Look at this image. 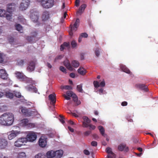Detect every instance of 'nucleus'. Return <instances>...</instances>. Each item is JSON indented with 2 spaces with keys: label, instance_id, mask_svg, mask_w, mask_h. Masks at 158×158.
Here are the masks:
<instances>
[{
  "label": "nucleus",
  "instance_id": "f257e3e1",
  "mask_svg": "<svg viewBox=\"0 0 158 158\" xmlns=\"http://www.w3.org/2000/svg\"><path fill=\"white\" fill-rule=\"evenodd\" d=\"M14 114L10 113H6L2 114L0 117V124L3 125L10 126L14 121Z\"/></svg>",
  "mask_w": 158,
  "mask_h": 158
},
{
  "label": "nucleus",
  "instance_id": "f03ea898",
  "mask_svg": "<svg viewBox=\"0 0 158 158\" xmlns=\"http://www.w3.org/2000/svg\"><path fill=\"white\" fill-rule=\"evenodd\" d=\"M39 2L41 6L45 9H49L52 7L54 2V0H41Z\"/></svg>",
  "mask_w": 158,
  "mask_h": 158
},
{
  "label": "nucleus",
  "instance_id": "7ed1b4c3",
  "mask_svg": "<svg viewBox=\"0 0 158 158\" xmlns=\"http://www.w3.org/2000/svg\"><path fill=\"white\" fill-rule=\"evenodd\" d=\"M39 144L41 148L45 147L47 145V138L44 136H42L39 140Z\"/></svg>",
  "mask_w": 158,
  "mask_h": 158
},
{
  "label": "nucleus",
  "instance_id": "20e7f679",
  "mask_svg": "<svg viewBox=\"0 0 158 158\" xmlns=\"http://www.w3.org/2000/svg\"><path fill=\"white\" fill-rule=\"evenodd\" d=\"M26 138L27 141L30 142H33L36 139L37 135L35 132L31 131L28 133Z\"/></svg>",
  "mask_w": 158,
  "mask_h": 158
},
{
  "label": "nucleus",
  "instance_id": "39448f33",
  "mask_svg": "<svg viewBox=\"0 0 158 158\" xmlns=\"http://www.w3.org/2000/svg\"><path fill=\"white\" fill-rule=\"evenodd\" d=\"M16 5L14 3H10L6 5V10L10 13H12L15 9Z\"/></svg>",
  "mask_w": 158,
  "mask_h": 158
},
{
  "label": "nucleus",
  "instance_id": "423d86ee",
  "mask_svg": "<svg viewBox=\"0 0 158 158\" xmlns=\"http://www.w3.org/2000/svg\"><path fill=\"white\" fill-rule=\"evenodd\" d=\"M30 4V1L29 0H23L21 2L19 6L21 10H26Z\"/></svg>",
  "mask_w": 158,
  "mask_h": 158
},
{
  "label": "nucleus",
  "instance_id": "0eeeda50",
  "mask_svg": "<svg viewBox=\"0 0 158 158\" xmlns=\"http://www.w3.org/2000/svg\"><path fill=\"white\" fill-rule=\"evenodd\" d=\"M21 110L24 115L27 116H31L34 113L33 111L31 110L30 109H27L25 107H22Z\"/></svg>",
  "mask_w": 158,
  "mask_h": 158
},
{
  "label": "nucleus",
  "instance_id": "6e6552de",
  "mask_svg": "<svg viewBox=\"0 0 158 158\" xmlns=\"http://www.w3.org/2000/svg\"><path fill=\"white\" fill-rule=\"evenodd\" d=\"M8 76V74L5 70L3 69L0 70V77L3 80H6L10 82V80Z\"/></svg>",
  "mask_w": 158,
  "mask_h": 158
},
{
  "label": "nucleus",
  "instance_id": "1a4fd4ad",
  "mask_svg": "<svg viewBox=\"0 0 158 158\" xmlns=\"http://www.w3.org/2000/svg\"><path fill=\"white\" fill-rule=\"evenodd\" d=\"M15 74L16 77L19 79L24 80L28 78L22 72L16 71L15 72Z\"/></svg>",
  "mask_w": 158,
  "mask_h": 158
},
{
  "label": "nucleus",
  "instance_id": "9d476101",
  "mask_svg": "<svg viewBox=\"0 0 158 158\" xmlns=\"http://www.w3.org/2000/svg\"><path fill=\"white\" fill-rule=\"evenodd\" d=\"M106 151L108 154L107 158H115L116 157V155L112 152L111 148H107L106 149Z\"/></svg>",
  "mask_w": 158,
  "mask_h": 158
},
{
  "label": "nucleus",
  "instance_id": "9b49d317",
  "mask_svg": "<svg viewBox=\"0 0 158 158\" xmlns=\"http://www.w3.org/2000/svg\"><path fill=\"white\" fill-rule=\"evenodd\" d=\"M48 98L49 100L51 101L50 104L54 106L56 102V95L55 94L53 93L49 95Z\"/></svg>",
  "mask_w": 158,
  "mask_h": 158
},
{
  "label": "nucleus",
  "instance_id": "f8f14e48",
  "mask_svg": "<svg viewBox=\"0 0 158 158\" xmlns=\"http://www.w3.org/2000/svg\"><path fill=\"white\" fill-rule=\"evenodd\" d=\"M118 150L120 151H124L125 152H127L129 151V148L126 146V144L124 143H121L118 146Z\"/></svg>",
  "mask_w": 158,
  "mask_h": 158
},
{
  "label": "nucleus",
  "instance_id": "ddd939ff",
  "mask_svg": "<svg viewBox=\"0 0 158 158\" xmlns=\"http://www.w3.org/2000/svg\"><path fill=\"white\" fill-rule=\"evenodd\" d=\"M20 133V132L17 131H12L10 134L8 136V138L9 140H11Z\"/></svg>",
  "mask_w": 158,
  "mask_h": 158
},
{
  "label": "nucleus",
  "instance_id": "4468645a",
  "mask_svg": "<svg viewBox=\"0 0 158 158\" xmlns=\"http://www.w3.org/2000/svg\"><path fill=\"white\" fill-rule=\"evenodd\" d=\"M35 67V61H31L27 67V69L29 72H31L34 71Z\"/></svg>",
  "mask_w": 158,
  "mask_h": 158
},
{
  "label": "nucleus",
  "instance_id": "2eb2a0df",
  "mask_svg": "<svg viewBox=\"0 0 158 158\" xmlns=\"http://www.w3.org/2000/svg\"><path fill=\"white\" fill-rule=\"evenodd\" d=\"M136 87L140 89L147 92L148 91V86L147 85L143 84H137L135 85Z\"/></svg>",
  "mask_w": 158,
  "mask_h": 158
},
{
  "label": "nucleus",
  "instance_id": "dca6fc26",
  "mask_svg": "<svg viewBox=\"0 0 158 158\" xmlns=\"http://www.w3.org/2000/svg\"><path fill=\"white\" fill-rule=\"evenodd\" d=\"M8 144L7 140L4 139H0V149H2L5 148Z\"/></svg>",
  "mask_w": 158,
  "mask_h": 158
},
{
  "label": "nucleus",
  "instance_id": "f3484780",
  "mask_svg": "<svg viewBox=\"0 0 158 158\" xmlns=\"http://www.w3.org/2000/svg\"><path fill=\"white\" fill-rule=\"evenodd\" d=\"M55 151L53 150H51L48 151L46 154V156L47 158H53L56 156Z\"/></svg>",
  "mask_w": 158,
  "mask_h": 158
},
{
  "label": "nucleus",
  "instance_id": "a211bd4d",
  "mask_svg": "<svg viewBox=\"0 0 158 158\" xmlns=\"http://www.w3.org/2000/svg\"><path fill=\"white\" fill-rule=\"evenodd\" d=\"M82 126L84 127H89V129L90 130H94L96 128V127L91 124H88L86 123L85 122H82Z\"/></svg>",
  "mask_w": 158,
  "mask_h": 158
},
{
  "label": "nucleus",
  "instance_id": "6ab92c4d",
  "mask_svg": "<svg viewBox=\"0 0 158 158\" xmlns=\"http://www.w3.org/2000/svg\"><path fill=\"white\" fill-rule=\"evenodd\" d=\"M64 65L69 70L72 71L73 68L72 67L69 60L66 59L64 62Z\"/></svg>",
  "mask_w": 158,
  "mask_h": 158
},
{
  "label": "nucleus",
  "instance_id": "aec40b11",
  "mask_svg": "<svg viewBox=\"0 0 158 158\" xmlns=\"http://www.w3.org/2000/svg\"><path fill=\"white\" fill-rule=\"evenodd\" d=\"M86 7V5L84 4L82 5L79 8L77 12V15L79 14L80 15H81L85 10V9Z\"/></svg>",
  "mask_w": 158,
  "mask_h": 158
},
{
  "label": "nucleus",
  "instance_id": "412c9836",
  "mask_svg": "<svg viewBox=\"0 0 158 158\" xmlns=\"http://www.w3.org/2000/svg\"><path fill=\"white\" fill-rule=\"evenodd\" d=\"M49 17V14L48 11H45L43 12L42 19L43 20L46 21L48 20Z\"/></svg>",
  "mask_w": 158,
  "mask_h": 158
},
{
  "label": "nucleus",
  "instance_id": "4be33fe9",
  "mask_svg": "<svg viewBox=\"0 0 158 158\" xmlns=\"http://www.w3.org/2000/svg\"><path fill=\"white\" fill-rule=\"evenodd\" d=\"M79 23V19L78 18L77 19L75 23L74 26H71L72 30L76 31L77 28L78 27Z\"/></svg>",
  "mask_w": 158,
  "mask_h": 158
},
{
  "label": "nucleus",
  "instance_id": "5701e85b",
  "mask_svg": "<svg viewBox=\"0 0 158 158\" xmlns=\"http://www.w3.org/2000/svg\"><path fill=\"white\" fill-rule=\"evenodd\" d=\"M5 95L7 98L12 99L13 98L14 95L13 92L12 93L9 91H7L5 92Z\"/></svg>",
  "mask_w": 158,
  "mask_h": 158
},
{
  "label": "nucleus",
  "instance_id": "b1692460",
  "mask_svg": "<svg viewBox=\"0 0 158 158\" xmlns=\"http://www.w3.org/2000/svg\"><path fill=\"white\" fill-rule=\"evenodd\" d=\"M56 156L57 158H60L63 156V151L62 150H59L55 151Z\"/></svg>",
  "mask_w": 158,
  "mask_h": 158
},
{
  "label": "nucleus",
  "instance_id": "393cba45",
  "mask_svg": "<svg viewBox=\"0 0 158 158\" xmlns=\"http://www.w3.org/2000/svg\"><path fill=\"white\" fill-rule=\"evenodd\" d=\"M78 73L82 75H84L86 73V70L82 67H80L77 70Z\"/></svg>",
  "mask_w": 158,
  "mask_h": 158
},
{
  "label": "nucleus",
  "instance_id": "a878e982",
  "mask_svg": "<svg viewBox=\"0 0 158 158\" xmlns=\"http://www.w3.org/2000/svg\"><path fill=\"white\" fill-rule=\"evenodd\" d=\"M120 68L124 72L128 74H131V73L129 69L126 68L125 66L122 65H120Z\"/></svg>",
  "mask_w": 158,
  "mask_h": 158
},
{
  "label": "nucleus",
  "instance_id": "bb28decb",
  "mask_svg": "<svg viewBox=\"0 0 158 158\" xmlns=\"http://www.w3.org/2000/svg\"><path fill=\"white\" fill-rule=\"evenodd\" d=\"M32 20L34 22H36L38 20V16L37 15L32 14L30 16Z\"/></svg>",
  "mask_w": 158,
  "mask_h": 158
},
{
  "label": "nucleus",
  "instance_id": "cd10ccee",
  "mask_svg": "<svg viewBox=\"0 0 158 158\" xmlns=\"http://www.w3.org/2000/svg\"><path fill=\"white\" fill-rule=\"evenodd\" d=\"M98 129L101 135L103 136H106V135L105 134V130L103 127L102 126H100L98 127Z\"/></svg>",
  "mask_w": 158,
  "mask_h": 158
},
{
  "label": "nucleus",
  "instance_id": "c85d7f7f",
  "mask_svg": "<svg viewBox=\"0 0 158 158\" xmlns=\"http://www.w3.org/2000/svg\"><path fill=\"white\" fill-rule=\"evenodd\" d=\"M69 46V42H64L63 44L61 45L60 46V51H62L64 48V47H68Z\"/></svg>",
  "mask_w": 158,
  "mask_h": 158
},
{
  "label": "nucleus",
  "instance_id": "c756f323",
  "mask_svg": "<svg viewBox=\"0 0 158 158\" xmlns=\"http://www.w3.org/2000/svg\"><path fill=\"white\" fill-rule=\"evenodd\" d=\"M15 146L17 147H20L22 145H24L19 139L16 141L15 143Z\"/></svg>",
  "mask_w": 158,
  "mask_h": 158
},
{
  "label": "nucleus",
  "instance_id": "7c9ffc66",
  "mask_svg": "<svg viewBox=\"0 0 158 158\" xmlns=\"http://www.w3.org/2000/svg\"><path fill=\"white\" fill-rule=\"evenodd\" d=\"M71 64L73 67L76 68L78 67L80 65L79 62L75 60H73L71 62Z\"/></svg>",
  "mask_w": 158,
  "mask_h": 158
},
{
  "label": "nucleus",
  "instance_id": "2f4dec72",
  "mask_svg": "<svg viewBox=\"0 0 158 158\" xmlns=\"http://www.w3.org/2000/svg\"><path fill=\"white\" fill-rule=\"evenodd\" d=\"M29 120L27 118L23 119L21 120V123L23 126L28 125L29 123Z\"/></svg>",
  "mask_w": 158,
  "mask_h": 158
},
{
  "label": "nucleus",
  "instance_id": "473e14b6",
  "mask_svg": "<svg viewBox=\"0 0 158 158\" xmlns=\"http://www.w3.org/2000/svg\"><path fill=\"white\" fill-rule=\"evenodd\" d=\"M14 93V95L16 98H20L22 96L21 93L19 92L16 91H13V92Z\"/></svg>",
  "mask_w": 158,
  "mask_h": 158
},
{
  "label": "nucleus",
  "instance_id": "72a5a7b5",
  "mask_svg": "<svg viewBox=\"0 0 158 158\" xmlns=\"http://www.w3.org/2000/svg\"><path fill=\"white\" fill-rule=\"evenodd\" d=\"M27 40L30 42L32 43L35 42V38L31 36H28L27 38Z\"/></svg>",
  "mask_w": 158,
  "mask_h": 158
},
{
  "label": "nucleus",
  "instance_id": "f704fd0d",
  "mask_svg": "<svg viewBox=\"0 0 158 158\" xmlns=\"http://www.w3.org/2000/svg\"><path fill=\"white\" fill-rule=\"evenodd\" d=\"M24 61L23 60L18 59L17 60V64L19 66H22L23 64Z\"/></svg>",
  "mask_w": 158,
  "mask_h": 158
},
{
  "label": "nucleus",
  "instance_id": "c9c22d12",
  "mask_svg": "<svg viewBox=\"0 0 158 158\" xmlns=\"http://www.w3.org/2000/svg\"><path fill=\"white\" fill-rule=\"evenodd\" d=\"M84 121L88 124H89L91 122V120L86 116H85L83 117Z\"/></svg>",
  "mask_w": 158,
  "mask_h": 158
},
{
  "label": "nucleus",
  "instance_id": "e433bc0d",
  "mask_svg": "<svg viewBox=\"0 0 158 158\" xmlns=\"http://www.w3.org/2000/svg\"><path fill=\"white\" fill-rule=\"evenodd\" d=\"M26 156V155L25 152H21L18 154V158H24Z\"/></svg>",
  "mask_w": 158,
  "mask_h": 158
},
{
  "label": "nucleus",
  "instance_id": "4c0bfd02",
  "mask_svg": "<svg viewBox=\"0 0 158 158\" xmlns=\"http://www.w3.org/2000/svg\"><path fill=\"white\" fill-rule=\"evenodd\" d=\"M16 29L18 31H22V27L21 25L19 24H17L15 26Z\"/></svg>",
  "mask_w": 158,
  "mask_h": 158
},
{
  "label": "nucleus",
  "instance_id": "58836bf2",
  "mask_svg": "<svg viewBox=\"0 0 158 158\" xmlns=\"http://www.w3.org/2000/svg\"><path fill=\"white\" fill-rule=\"evenodd\" d=\"M33 85H28L25 87L26 89L29 91H32Z\"/></svg>",
  "mask_w": 158,
  "mask_h": 158
},
{
  "label": "nucleus",
  "instance_id": "ea45409f",
  "mask_svg": "<svg viewBox=\"0 0 158 158\" xmlns=\"http://www.w3.org/2000/svg\"><path fill=\"white\" fill-rule=\"evenodd\" d=\"M82 84L78 85L77 86V90L80 92H82L83 89H82Z\"/></svg>",
  "mask_w": 158,
  "mask_h": 158
},
{
  "label": "nucleus",
  "instance_id": "a19ab883",
  "mask_svg": "<svg viewBox=\"0 0 158 158\" xmlns=\"http://www.w3.org/2000/svg\"><path fill=\"white\" fill-rule=\"evenodd\" d=\"M5 55L3 54L2 53H0V63H3L4 58H5Z\"/></svg>",
  "mask_w": 158,
  "mask_h": 158
},
{
  "label": "nucleus",
  "instance_id": "79ce46f5",
  "mask_svg": "<svg viewBox=\"0 0 158 158\" xmlns=\"http://www.w3.org/2000/svg\"><path fill=\"white\" fill-rule=\"evenodd\" d=\"M61 88L62 89H64L67 90H71L72 89V87L69 85L63 86L61 87Z\"/></svg>",
  "mask_w": 158,
  "mask_h": 158
},
{
  "label": "nucleus",
  "instance_id": "37998d69",
  "mask_svg": "<svg viewBox=\"0 0 158 158\" xmlns=\"http://www.w3.org/2000/svg\"><path fill=\"white\" fill-rule=\"evenodd\" d=\"M19 139H20V141L22 143H23L24 144V145H25V143H26L28 141L26 137L21 138Z\"/></svg>",
  "mask_w": 158,
  "mask_h": 158
},
{
  "label": "nucleus",
  "instance_id": "c03bdc74",
  "mask_svg": "<svg viewBox=\"0 0 158 158\" xmlns=\"http://www.w3.org/2000/svg\"><path fill=\"white\" fill-rule=\"evenodd\" d=\"M43 155L44 156L43 153H40L35 156V158H41Z\"/></svg>",
  "mask_w": 158,
  "mask_h": 158
},
{
  "label": "nucleus",
  "instance_id": "a18cd8bd",
  "mask_svg": "<svg viewBox=\"0 0 158 158\" xmlns=\"http://www.w3.org/2000/svg\"><path fill=\"white\" fill-rule=\"evenodd\" d=\"M37 34L38 33L36 31H34L31 33V36L35 38L37 36Z\"/></svg>",
  "mask_w": 158,
  "mask_h": 158
},
{
  "label": "nucleus",
  "instance_id": "49530a36",
  "mask_svg": "<svg viewBox=\"0 0 158 158\" xmlns=\"http://www.w3.org/2000/svg\"><path fill=\"white\" fill-rule=\"evenodd\" d=\"M5 16L6 17V19L9 20L10 21L12 19L11 15L8 14H5Z\"/></svg>",
  "mask_w": 158,
  "mask_h": 158
},
{
  "label": "nucleus",
  "instance_id": "de8ad7c7",
  "mask_svg": "<svg viewBox=\"0 0 158 158\" xmlns=\"http://www.w3.org/2000/svg\"><path fill=\"white\" fill-rule=\"evenodd\" d=\"M94 86L96 88H98L100 87L99 82L97 81H94L93 82Z\"/></svg>",
  "mask_w": 158,
  "mask_h": 158
},
{
  "label": "nucleus",
  "instance_id": "09e8293b",
  "mask_svg": "<svg viewBox=\"0 0 158 158\" xmlns=\"http://www.w3.org/2000/svg\"><path fill=\"white\" fill-rule=\"evenodd\" d=\"M73 99L74 102H77V105H78L81 104V102L80 101L78 100L77 97L73 98Z\"/></svg>",
  "mask_w": 158,
  "mask_h": 158
},
{
  "label": "nucleus",
  "instance_id": "8fccbe9b",
  "mask_svg": "<svg viewBox=\"0 0 158 158\" xmlns=\"http://www.w3.org/2000/svg\"><path fill=\"white\" fill-rule=\"evenodd\" d=\"M5 11L3 10L0 9V16L5 17Z\"/></svg>",
  "mask_w": 158,
  "mask_h": 158
},
{
  "label": "nucleus",
  "instance_id": "3c124183",
  "mask_svg": "<svg viewBox=\"0 0 158 158\" xmlns=\"http://www.w3.org/2000/svg\"><path fill=\"white\" fill-rule=\"evenodd\" d=\"M71 45L73 48H75L77 46V43L75 40H73L71 42Z\"/></svg>",
  "mask_w": 158,
  "mask_h": 158
},
{
  "label": "nucleus",
  "instance_id": "603ef678",
  "mask_svg": "<svg viewBox=\"0 0 158 158\" xmlns=\"http://www.w3.org/2000/svg\"><path fill=\"white\" fill-rule=\"evenodd\" d=\"M91 133V131L90 130L87 131L84 133V135L85 136H88Z\"/></svg>",
  "mask_w": 158,
  "mask_h": 158
},
{
  "label": "nucleus",
  "instance_id": "864d4df0",
  "mask_svg": "<svg viewBox=\"0 0 158 158\" xmlns=\"http://www.w3.org/2000/svg\"><path fill=\"white\" fill-rule=\"evenodd\" d=\"M60 70L63 72L66 73V69L65 68L62 66H61L60 67Z\"/></svg>",
  "mask_w": 158,
  "mask_h": 158
},
{
  "label": "nucleus",
  "instance_id": "5fc2aeb1",
  "mask_svg": "<svg viewBox=\"0 0 158 158\" xmlns=\"http://www.w3.org/2000/svg\"><path fill=\"white\" fill-rule=\"evenodd\" d=\"M80 35L82 37L86 38L88 37V35L86 33H82Z\"/></svg>",
  "mask_w": 158,
  "mask_h": 158
},
{
  "label": "nucleus",
  "instance_id": "6e6d98bb",
  "mask_svg": "<svg viewBox=\"0 0 158 158\" xmlns=\"http://www.w3.org/2000/svg\"><path fill=\"white\" fill-rule=\"evenodd\" d=\"M73 93V92L71 91H68L66 92V94L67 96L71 97Z\"/></svg>",
  "mask_w": 158,
  "mask_h": 158
},
{
  "label": "nucleus",
  "instance_id": "4d7b16f0",
  "mask_svg": "<svg viewBox=\"0 0 158 158\" xmlns=\"http://www.w3.org/2000/svg\"><path fill=\"white\" fill-rule=\"evenodd\" d=\"M14 38L12 37H10L8 39L9 42L11 44H12L14 42Z\"/></svg>",
  "mask_w": 158,
  "mask_h": 158
},
{
  "label": "nucleus",
  "instance_id": "13d9d810",
  "mask_svg": "<svg viewBox=\"0 0 158 158\" xmlns=\"http://www.w3.org/2000/svg\"><path fill=\"white\" fill-rule=\"evenodd\" d=\"M95 54L96 56L98 57L100 54V52L98 49H96L95 51Z\"/></svg>",
  "mask_w": 158,
  "mask_h": 158
},
{
  "label": "nucleus",
  "instance_id": "bf43d9fd",
  "mask_svg": "<svg viewBox=\"0 0 158 158\" xmlns=\"http://www.w3.org/2000/svg\"><path fill=\"white\" fill-rule=\"evenodd\" d=\"M28 126L31 128H33L35 127V124L33 123H29Z\"/></svg>",
  "mask_w": 158,
  "mask_h": 158
},
{
  "label": "nucleus",
  "instance_id": "052dcab7",
  "mask_svg": "<svg viewBox=\"0 0 158 158\" xmlns=\"http://www.w3.org/2000/svg\"><path fill=\"white\" fill-rule=\"evenodd\" d=\"M91 145L93 146L96 147L97 145V143L95 141H93L91 143Z\"/></svg>",
  "mask_w": 158,
  "mask_h": 158
},
{
  "label": "nucleus",
  "instance_id": "680f3d73",
  "mask_svg": "<svg viewBox=\"0 0 158 158\" xmlns=\"http://www.w3.org/2000/svg\"><path fill=\"white\" fill-rule=\"evenodd\" d=\"M99 85L100 86L102 87H104L105 85V81L103 80L99 84Z\"/></svg>",
  "mask_w": 158,
  "mask_h": 158
},
{
  "label": "nucleus",
  "instance_id": "e2e57ef3",
  "mask_svg": "<svg viewBox=\"0 0 158 158\" xmlns=\"http://www.w3.org/2000/svg\"><path fill=\"white\" fill-rule=\"evenodd\" d=\"M33 88H32V91L34 92L35 93H37L38 89H37L35 86H33Z\"/></svg>",
  "mask_w": 158,
  "mask_h": 158
},
{
  "label": "nucleus",
  "instance_id": "0e129e2a",
  "mask_svg": "<svg viewBox=\"0 0 158 158\" xmlns=\"http://www.w3.org/2000/svg\"><path fill=\"white\" fill-rule=\"evenodd\" d=\"M83 152L84 154L86 155H88L90 154L89 151L87 150H84L83 151Z\"/></svg>",
  "mask_w": 158,
  "mask_h": 158
},
{
  "label": "nucleus",
  "instance_id": "69168bd1",
  "mask_svg": "<svg viewBox=\"0 0 158 158\" xmlns=\"http://www.w3.org/2000/svg\"><path fill=\"white\" fill-rule=\"evenodd\" d=\"M63 96L65 98V99L67 100H69L70 99V96H69L67 95L66 96L65 94H64Z\"/></svg>",
  "mask_w": 158,
  "mask_h": 158
},
{
  "label": "nucleus",
  "instance_id": "338daca9",
  "mask_svg": "<svg viewBox=\"0 0 158 158\" xmlns=\"http://www.w3.org/2000/svg\"><path fill=\"white\" fill-rule=\"evenodd\" d=\"M127 102L124 101L122 102L121 105L123 106H127Z\"/></svg>",
  "mask_w": 158,
  "mask_h": 158
},
{
  "label": "nucleus",
  "instance_id": "774afa93",
  "mask_svg": "<svg viewBox=\"0 0 158 158\" xmlns=\"http://www.w3.org/2000/svg\"><path fill=\"white\" fill-rule=\"evenodd\" d=\"M79 0H76L75 2V5L76 6H78L79 5Z\"/></svg>",
  "mask_w": 158,
  "mask_h": 158
}]
</instances>
